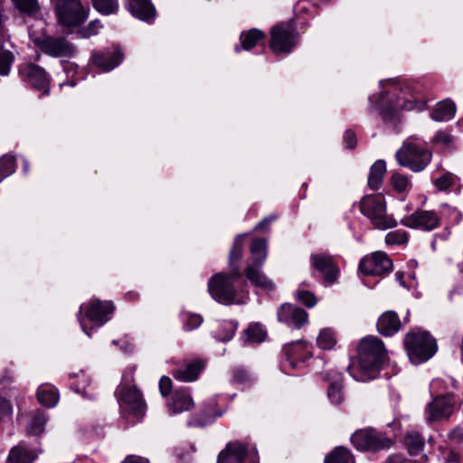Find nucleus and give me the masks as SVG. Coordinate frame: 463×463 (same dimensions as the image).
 <instances>
[{"label":"nucleus","instance_id":"28","mask_svg":"<svg viewBox=\"0 0 463 463\" xmlns=\"http://www.w3.org/2000/svg\"><path fill=\"white\" fill-rule=\"evenodd\" d=\"M265 38V33L261 30L259 29H250L248 31H244L241 33L240 41L241 47L236 45L235 51L240 52L241 49L250 51L254 48L257 43Z\"/></svg>","mask_w":463,"mask_h":463},{"label":"nucleus","instance_id":"3","mask_svg":"<svg viewBox=\"0 0 463 463\" xmlns=\"http://www.w3.org/2000/svg\"><path fill=\"white\" fill-rule=\"evenodd\" d=\"M250 252V260L243 270L245 278L254 287L268 291L275 289V284L261 270L267 258V240L264 238L253 239Z\"/></svg>","mask_w":463,"mask_h":463},{"label":"nucleus","instance_id":"46","mask_svg":"<svg viewBox=\"0 0 463 463\" xmlns=\"http://www.w3.org/2000/svg\"><path fill=\"white\" fill-rule=\"evenodd\" d=\"M102 27L99 20L91 21L87 26L78 30V35L81 38H90L98 34L99 30Z\"/></svg>","mask_w":463,"mask_h":463},{"label":"nucleus","instance_id":"41","mask_svg":"<svg viewBox=\"0 0 463 463\" xmlns=\"http://www.w3.org/2000/svg\"><path fill=\"white\" fill-rule=\"evenodd\" d=\"M15 158L5 155L0 158V182L14 172Z\"/></svg>","mask_w":463,"mask_h":463},{"label":"nucleus","instance_id":"55","mask_svg":"<svg viewBox=\"0 0 463 463\" xmlns=\"http://www.w3.org/2000/svg\"><path fill=\"white\" fill-rule=\"evenodd\" d=\"M172 381L167 376H163L159 381V389L163 396H167L172 390Z\"/></svg>","mask_w":463,"mask_h":463},{"label":"nucleus","instance_id":"51","mask_svg":"<svg viewBox=\"0 0 463 463\" xmlns=\"http://www.w3.org/2000/svg\"><path fill=\"white\" fill-rule=\"evenodd\" d=\"M441 457L443 463H461L460 455L452 449H441Z\"/></svg>","mask_w":463,"mask_h":463},{"label":"nucleus","instance_id":"35","mask_svg":"<svg viewBox=\"0 0 463 463\" xmlns=\"http://www.w3.org/2000/svg\"><path fill=\"white\" fill-rule=\"evenodd\" d=\"M38 402L45 407H53L59 400L57 390L52 387H42L37 391Z\"/></svg>","mask_w":463,"mask_h":463},{"label":"nucleus","instance_id":"29","mask_svg":"<svg viewBox=\"0 0 463 463\" xmlns=\"http://www.w3.org/2000/svg\"><path fill=\"white\" fill-rule=\"evenodd\" d=\"M402 442L411 456L419 455L425 447L423 436L417 431L407 432L403 437Z\"/></svg>","mask_w":463,"mask_h":463},{"label":"nucleus","instance_id":"33","mask_svg":"<svg viewBox=\"0 0 463 463\" xmlns=\"http://www.w3.org/2000/svg\"><path fill=\"white\" fill-rule=\"evenodd\" d=\"M325 463H355L352 452L344 446L335 447L325 458Z\"/></svg>","mask_w":463,"mask_h":463},{"label":"nucleus","instance_id":"40","mask_svg":"<svg viewBox=\"0 0 463 463\" xmlns=\"http://www.w3.org/2000/svg\"><path fill=\"white\" fill-rule=\"evenodd\" d=\"M94 8L103 14H115L118 9V0H92Z\"/></svg>","mask_w":463,"mask_h":463},{"label":"nucleus","instance_id":"10","mask_svg":"<svg viewBox=\"0 0 463 463\" xmlns=\"http://www.w3.org/2000/svg\"><path fill=\"white\" fill-rule=\"evenodd\" d=\"M55 14L58 24L67 29L80 26L88 18L80 0H57Z\"/></svg>","mask_w":463,"mask_h":463},{"label":"nucleus","instance_id":"26","mask_svg":"<svg viewBox=\"0 0 463 463\" xmlns=\"http://www.w3.org/2000/svg\"><path fill=\"white\" fill-rule=\"evenodd\" d=\"M5 16L4 14V9L2 5L0 4V33H3L5 31ZM14 61V53L4 49L2 44H0V75L7 76L10 72V69Z\"/></svg>","mask_w":463,"mask_h":463},{"label":"nucleus","instance_id":"8","mask_svg":"<svg viewBox=\"0 0 463 463\" xmlns=\"http://www.w3.org/2000/svg\"><path fill=\"white\" fill-rule=\"evenodd\" d=\"M300 39L293 21L280 23L270 29L269 48L277 55L290 53Z\"/></svg>","mask_w":463,"mask_h":463},{"label":"nucleus","instance_id":"22","mask_svg":"<svg viewBox=\"0 0 463 463\" xmlns=\"http://www.w3.org/2000/svg\"><path fill=\"white\" fill-rule=\"evenodd\" d=\"M322 378L328 383L327 397L334 405L341 404L345 400L344 381L342 375L335 371L325 372Z\"/></svg>","mask_w":463,"mask_h":463},{"label":"nucleus","instance_id":"58","mask_svg":"<svg viewBox=\"0 0 463 463\" xmlns=\"http://www.w3.org/2000/svg\"><path fill=\"white\" fill-rule=\"evenodd\" d=\"M275 219L274 216H269V217H266L264 218L260 222H259L257 224V226L255 227V230H265L266 228H268V226L269 225V223Z\"/></svg>","mask_w":463,"mask_h":463},{"label":"nucleus","instance_id":"11","mask_svg":"<svg viewBox=\"0 0 463 463\" xmlns=\"http://www.w3.org/2000/svg\"><path fill=\"white\" fill-rule=\"evenodd\" d=\"M33 42L43 53L53 58L71 59L78 52L77 47L65 36L45 35Z\"/></svg>","mask_w":463,"mask_h":463},{"label":"nucleus","instance_id":"16","mask_svg":"<svg viewBox=\"0 0 463 463\" xmlns=\"http://www.w3.org/2000/svg\"><path fill=\"white\" fill-rule=\"evenodd\" d=\"M392 269V261L383 251H376L364 257L359 270L365 276H384Z\"/></svg>","mask_w":463,"mask_h":463},{"label":"nucleus","instance_id":"42","mask_svg":"<svg viewBox=\"0 0 463 463\" xmlns=\"http://www.w3.org/2000/svg\"><path fill=\"white\" fill-rule=\"evenodd\" d=\"M409 234L402 230L390 232L385 236V242L388 245H402L407 243Z\"/></svg>","mask_w":463,"mask_h":463},{"label":"nucleus","instance_id":"27","mask_svg":"<svg viewBox=\"0 0 463 463\" xmlns=\"http://www.w3.org/2000/svg\"><path fill=\"white\" fill-rule=\"evenodd\" d=\"M247 234H240L234 238L232 247L229 253V267L231 270L240 269V261L242 259L245 238Z\"/></svg>","mask_w":463,"mask_h":463},{"label":"nucleus","instance_id":"43","mask_svg":"<svg viewBox=\"0 0 463 463\" xmlns=\"http://www.w3.org/2000/svg\"><path fill=\"white\" fill-rule=\"evenodd\" d=\"M391 184L396 192L403 193L410 186V182L407 175L394 173L391 177Z\"/></svg>","mask_w":463,"mask_h":463},{"label":"nucleus","instance_id":"19","mask_svg":"<svg viewBox=\"0 0 463 463\" xmlns=\"http://www.w3.org/2000/svg\"><path fill=\"white\" fill-rule=\"evenodd\" d=\"M206 366V361L203 358H194L178 364L172 371L175 380L189 383L198 379L200 373Z\"/></svg>","mask_w":463,"mask_h":463},{"label":"nucleus","instance_id":"5","mask_svg":"<svg viewBox=\"0 0 463 463\" xmlns=\"http://www.w3.org/2000/svg\"><path fill=\"white\" fill-rule=\"evenodd\" d=\"M359 209L375 229L387 230L397 225L396 220L387 214L384 197L382 194L364 196L359 202Z\"/></svg>","mask_w":463,"mask_h":463},{"label":"nucleus","instance_id":"44","mask_svg":"<svg viewBox=\"0 0 463 463\" xmlns=\"http://www.w3.org/2000/svg\"><path fill=\"white\" fill-rule=\"evenodd\" d=\"M184 328L186 331L196 329L203 323V317L198 314H183Z\"/></svg>","mask_w":463,"mask_h":463},{"label":"nucleus","instance_id":"30","mask_svg":"<svg viewBox=\"0 0 463 463\" xmlns=\"http://www.w3.org/2000/svg\"><path fill=\"white\" fill-rule=\"evenodd\" d=\"M37 458V453L28 449L24 444L14 447L8 456L9 463H33Z\"/></svg>","mask_w":463,"mask_h":463},{"label":"nucleus","instance_id":"20","mask_svg":"<svg viewBox=\"0 0 463 463\" xmlns=\"http://www.w3.org/2000/svg\"><path fill=\"white\" fill-rule=\"evenodd\" d=\"M277 315L279 322L293 326L297 329H300L308 322L307 312L290 303L282 304L278 309Z\"/></svg>","mask_w":463,"mask_h":463},{"label":"nucleus","instance_id":"31","mask_svg":"<svg viewBox=\"0 0 463 463\" xmlns=\"http://www.w3.org/2000/svg\"><path fill=\"white\" fill-rule=\"evenodd\" d=\"M386 173V165L383 160H377L370 168L368 177V186L370 189L376 191L383 184L384 175Z\"/></svg>","mask_w":463,"mask_h":463},{"label":"nucleus","instance_id":"2","mask_svg":"<svg viewBox=\"0 0 463 463\" xmlns=\"http://www.w3.org/2000/svg\"><path fill=\"white\" fill-rule=\"evenodd\" d=\"M247 283L242 278L241 269L218 272L208 281L210 295L221 304L231 305L237 301L238 294L246 288Z\"/></svg>","mask_w":463,"mask_h":463},{"label":"nucleus","instance_id":"52","mask_svg":"<svg viewBox=\"0 0 463 463\" xmlns=\"http://www.w3.org/2000/svg\"><path fill=\"white\" fill-rule=\"evenodd\" d=\"M381 117L385 123H395L398 119V112L392 107H385L381 110Z\"/></svg>","mask_w":463,"mask_h":463},{"label":"nucleus","instance_id":"47","mask_svg":"<svg viewBox=\"0 0 463 463\" xmlns=\"http://www.w3.org/2000/svg\"><path fill=\"white\" fill-rule=\"evenodd\" d=\"M296 298L300 303L309 308L315 307L317 303V298L315 294L308 290L297 291Z\"/></svg>","mask_w":463,"mask_h":463},{"label":"nucleus","instance_id":"7","mask_svg":"<svg viewBox=\"0 0 463 463\" xmlns=\"http://www.w3.org/2000/svg\"><path fill=\"white\" fill-rule=\"evenodd\" d=\"M353 446L364 452H379L389 449L395 444V439L373 428L360 429L354 431L351 438Z\"/></svg>","mask_w":463,"mask_h":463},{"label":"nucleus","instance_id":"23","mask_svg":"<svg viewBox=\"0 0 463 463\" xmlns=\"http://www.w3.org/2000/svg\"><path fill=\"white\" fill-rule=\"evenodd\" d=\"M127 8L133 16L147 23L153 21L156 14L150 0H128Z\"/></svg>","mask_w":463,"mask_h":463},{"label":"nucleus","instance_id":"59","mask_svg":"<svg viewBox=\"0 0 463 463\" xmlns=\"http://www.w3.org/2000/svg\"><path fill=\"white\" fill-rule=\"evenodd\" d=\"M126 298L129 300H136L138 298V294L134 291H129L126 294Z\"/></svg>","mask_w":463,"mask_h":463},{"label":"nucleus","instance_id":"54","mask_svg":"<svg viewBox=\"0 0 463 463\" xmlns=\"http://www.w3.org/2000/svg\"><path fill=\"white\" fill-rule=\"evenodd\" d=\"M13 407L11 402L5 398L0 397V422L5 417L11 416Z\"/></svg>","mask_w":463,"mask_h":463},{"label":"nucleus","instance_id":"60","mask_svg":"<svg viewBox=\"0 0 463 463\" xmlns=\"http://www.w3.org/2000/svg\"><path fill=\"white\" fill-rule=\"evenodd\" d=\"M80 324H81L82 330H83V331H84L88 335H90V332L87 330V328H86V326H85V325H84V323H83V321H82V320H80Z\"/></svg>","mask_w":463,"mask_h":463},{"label":"nucleus","instance_id":"57","mask_svg":"<svg viewBox=\"0 0 463 463\" xmlns=\"http://www.w3.org/2000/svg\"><path fill=\"white\" fill-rule=\"evenodd\" d=\"M122 463H149L148 459L138 456H128Z\"/></svg>","mask_w":463,"mask_h":463},{"label":"nucleus","instance_id":"49","mask_svg":"<svg viewBox=\"0 0 463 463\" xmlns=\"http://www.w3.org/2000/svg\"><path fill=\"white\" fill-rule=\"evenodd\" d=\"M453 137L446 131L439 130L432 138L433 144H441L446 148H453Z\"/></svg>","mask_w":463,"mask_h":463},{"label":"nucleus","instance_id":"34","mask_svg":"<svg viewBox=\"0 0 463 463\" xmlns=\"http://www.w3.org/2000/svg\"><path fill=\"white\" fill-rule=\"evenodd\" d=\"M307 348V343L305 341H297L291 344L284 345L282 351L287 357V360L289 362L290 365L294 368L297 365L298 359H302L301 355H298L300 351L306 350Z\"/></svg>","mask_w":463,"mask_h":463},{"label":"nucleus","instance_id":"15","mask_svg":"<svg viewBox=\"0 0 463 463\" xmlns=\"http://www.w3.org/2000/svg\"><path fill=\"white\" fill-rule=\"evenodd\" d=\"M19 75L23 81L40 91L41 96L49 95L51 80L43 68L34 63L22 64L19 67Z\"/></svg>","mask_w":463,"mask_h":463},{"label":"nucleus","instance_id":"13","mask_svg":"<svg viewBox=\"0 0 463 463\" xmlns=\"http://www.w3.org/2000/svg\"><path fill=\"white\" fill-rule=\"evenodd\" d=\"M310 265L319 274L325 286H331L337 281L340 268L333 255L326 252L313 253L310 255Z\"/></svg>","mask_w":463,"mask_h":463},{"label":"nucleus","instance_id":"56","mask_svg":"<svg viewBox=\"0 0 463 463\" xmlns=\"http://www.w3.org/2000/svg\"><path fill=\"white\" fill-rule=\"evenodd\" d=\"M62 67H63V70L64 71L69 75L70 73H72L74 74L77 70H78V65L73 63V62H71L69 61H61Z\"/></svg>","mask_w":463,"mask_h":463},{"label":"nucleus","instance_id":"45","mask_svg":"<svg viewBox=\"0 0 463 463\" xmlns=\"http://www.w3.org/2000/svg\"><path fill=\"white\" fill-rule=\"evenodd\" d=\"M213 418V413L208 409H203L194 415L188 422L192 427H204Z\"/></svg>","mask_w":463,"mask_h":463},{"label":"nucleus","instance_id":"4","mask_svg":"<svg viewBox=\"0 0 463 463\" xmlns=\"http://www.w3.org/2000/svg\"><path fill=\"white\" fill-rule=\"evenodd\" d=\"M410 361L419 364L428 361L437 352V343L430 334L421 329L408 332L403 339Z\"/></svg>","mask_w":463,"mask_h":463},{"label":"nucleus","instance_id":"37","mask_svg":"<svg viewBox=\"0 0 463 463\" xmlns=\"http://www.w3.org/2000/svg\"><path fill=\"white\" fill-rule=\"evenodd\" d=\"M247 341L250 343H261L267 336V332L260 323L250 324L244 331Z\"/></svg>","mask_w":463,"mask_h":463},{"label":"nucleus","instance_id":"48","mask_svg":"<svg viewBox=\"0 0 463 463\" xmlns=\"http://www.w3.org/2000/svg\"><path fill=\"white\" fill-rule=\"evenodd\" d=\"M456 176L447 172L434 181L435 186L439 191H446L455 184Z\"/></svg>","mask_w":463,"mask_h":463},{"label":"nucleus","instance_id":"18","mask_svg":"<svg viewBox=\"0 0 463 463\" xmlns=\"http://www.w3.org/2000/svg\"><path fill=\"white\" fill-rule=\"evenodd\" d=\"M114 309L112 302L99 299L90 300L88 304L80 307V312H83L85 317L95 323L97 326L104 325L109 319Z\"/></svg>","mask_w":463,"mask_h":463},{"label":"nucleus","instance_id":"63","mask_svg":"<svg viewBox=\"0 0 463 463\" xmlns=\"http://www.w3.org/2000/svg\"><path fill=\"white\" fill-rule=\"evenodd\" d=\"M2 383V381H0V383Z\"/></svg>","mask_w":463,"mask_h":463},{"label":"nucleus","instance_id":"9","mask_svg":"<svg viewBox=\"0 0 463 463\" xmlns=\"http://www.w3.org/2000/svg\"><path fill=\"white\" fill-rule=\"evenodd\" d=\"M395 156L400 165L413 172H420L431 161L432 153L425 146L407 140L396 152Z\"/></svg>","mask_w":463,"mask_h":463},{"label":"nucleus","instance_id":"61","mask_svg":"<svg viewBox=\"0 0 463 463\" xmlns=\"http://www.w3.org/2000/svg\"><path fill=\"white\" fill-rule=\"evenodd\" d=\"M395 275H396L397 279H402L403 278V275L400 272H397Z\"/></svg>","mask_w":463,"mask_h":463},{"label":"nucleus","instance_id":"39","mask_svg":"<svg viewBox=\"0 0 463 463\" xmlns=\"http://www.w3.org/2000/svg\"><path fill=\"white\" fill-rule=\"evenodd\" d=\"M12 2L21 13L28 15L35 14L40 10L37 0H12Z\"/></svg>","mask_w":463,"mask_h":463},{"label":"nucleus","instance_id":"14","mask_svg":"<svg viewBox=\"0 0 463 463\" xmlns=\"http://www.w3.org/2000/svg\"><path fill=\"white\" fill-rule=\"evenodd\" d=\"M456 401L452 393L435 396L426 407V420L429 423L448 420L455 411Z\"/></svg>","mask_w":463,"mask_h":463},{"label":"nucleus","instance_id":"21","mask_svg":"<svg viewBox=\"0 0 463 463\" xmlns=\"http://www.w3.org/2000/svg\"><path fill=\"white\" fill-rule=\"evenodd\" d=\"M123 53L118 47L105 49L91 56L92 63L103 71H109L117 67L123 60Z\"/></svg>","mask_w":463,"mask_h":463},{"label":"nucleus","instance_id":"25","mask_svg":"<svg viewBox=\"0 0 463 463\" xmlns=\"http://www.w3.org/2000/svg\"><path fill=\"white\" fill-rule=\"evenodd\" d=\"M194 402L191 397V394L187 389L176 390L168 404L169 410L173 413H180L185 411H189L193 408Z\"/></svg>","mask_w":463,"mask_h":463},{"label":"nucleus","instance_id":"6","mask_svg":"<svg viewBox=\"0 0 463 463\" xmlns=\"http://www.w3.org/2000/svg\"><path fill=\"white\" fill-rule=\"evenodd\" d=\"M124 417L133 422L139 421L146 414V403L136 385L121 384L115 392Z\"/></svg>","mask_w":463,"mask_h":463},{"label":"nucleus","instance_id":"38","mask_svg":"<svg viewBox=\"0 0 463 463\" xmlns=\"http://www.w3.org/2000/svg\"><path fill=\"white\" fill-rule=\"evenodd\" d=\"M317 343L321 349H332L336 344L335 332L328 328L321 330L317 336Z\"/></svg>","mask_w":463,"mask_h":463},{"label":"nucleus","instance_id":"32","mask_svg":"<svg viewBox=\"0 0 463 463\" xmlns=\"http://www.w3.org/2000/svg\"><path fill=\"white\" fill-rule=\"evenodd\" d=\"M456 112L453 101L445 99L439 102L431 112V118L435 121H444L452 118Z\"/></svg>","mask_w":463,"mask_h":463},{"label":"nucleus","instance_id":"24","mask_svg":"<svg viewBox=\"0 0 463 463\" xmlns=\"http://www.w3.org/2000/svg\"><path fill=\"white\" fill-rule=\"evenodd\" d=\"M402 328V322L394 311H385L377 321V330L383 336H392Z\"/></svg>","mask_w":463,"mask_h":463},{"label":"nucleus","instance_id":"12","mask_svg":"<svg viewBox=\"0 0 463 463\" xmlns=\"http://www.w3.org/2000/svg\"><path fill=\"white\" fill-rule=\"evenodd\" d=\"M246 460L259 463L258 453L249 443L240 440L227 443L217 458V463H245Z\"/></svg>","mask_w":463,"mask_h":463},{"label":"nucleus","instance_id":"1","mask_svg":"<svg viewBox=\"0 0 463 463\" xmlns=\"http://www.w3.org/2000/svg\"><path fill=\"white\" fill-rule=\"evenodd\" d=\"M387 360L383 342L375 336L363 338L357 347V364L347 367L350 374L357 381L374 379Z\"/></svg>","mask_w":463,"mask_h":463},{"label":"nucleus","instance_id":"50","mask_svg":"<svg viewBox=\"0 0 463 463\" xmlns=\"http://www.w3.org/2000/svg\"><path fill=\"white\" fill-rule=\"evenodd\" d=\"M232 380L236 383L243 384L250 383L251 380V377L250 373L245 370L244 368H234L232 370Z\"/></svg>","mask_w":463,"mask_h":463},{"label":"nucleus","instance_id":"36","mask_svg":"<svg viewBox=\"0 0 463 463\" xmlns=\"http://www.w3.org/2000/svg\"><path fill=\"white\" fill-rule=\"evenodd\" d=\"M47 422V418L43 411H35L31 423L27 427L26 432L30 436H38L44 431V426Z\"/></svg>","mask_w":463,"mask_h":463},{"label":"nucleus","instance_id":"17","mask_svg":"<svg viewBox=\"0 0 463 463\" xmlns=\"http://www.w3.org/2000/svg\"><path fill=\"white\" fill-rule=\"evenodd\" d=\"M402 224L425 232H430L440 225V217L434 211L417 210L402 220Z\"/></svg>","mask_w":463,"mask_h":463},{"label":"nucleus","instance_id":"53","mask_svg":"<svg viewBox=\"0 0 463 463\" xmlns=\"http://www.w3.org/2000/svg\"><path fill=\"white\" fill-rule=\"evenodd\" d=\"M343 141L347 149H354L357 145L355 132L353 129H346L343 137Z\"/></svg>","mask_w":463,"mask_h":463},{"label":"nucleus","instance_id":"62","mask_svg":"<svg viewBox=\"0 0 463 463\" xmlns=\"http://www.w3.org/2000/svg\"><path fill=\"white\" fill-rule=\"evenodd\" d=\"M458 269H459L460 273L463 274V261L458 264Z\"/></svg>","mask_w":463,"mask_h":463}]
</instances>
